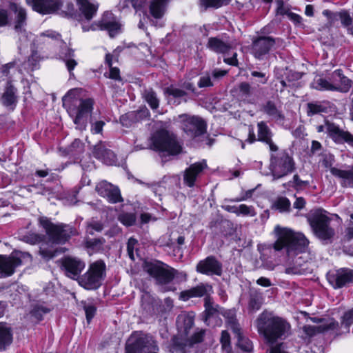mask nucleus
<instances>
[{"mask_svg":"<svg viewBox=\"0 0 353 353\" xmlns=\"http://www.w3.org/2000/svg\"><path fill=\"white\" fill-rule=\"evenodd\" d=\"M259 333L269 343L285 340L292 334L290 323L285 319L263 312L256 319Z\"/></svg>","mask_w":353,"mask_h":353,"instance_id":"1","label":"nucleus"},{"mask_svg":"<svg viewBox=\"0 0 353 353\" xmlns=\"http://www.w3.org/2000/svg\"><path fill=\"white\" fill-rule=\"evenodd\" d=\"M326 211L317 209L311 212L308 221L315 236L323 241H330L334 236V230L330 227L331 219Z\"/></svg>","mask_w":353,"mask_h":353,"instance_id":"6","label":"nucleus"},{"mask_svg":"<svg viewBox=\"0 0 353 353\" xmlns=\"http://www.w3.org/2000/svg\"><path fill=\"white\" fill-rule=\"evenodd\" d=\"M339 326V323L334 319H330L320 325L314 326L306 325L303 327L304 333L308 336H313L318 333L324 332L329 330H335Z\"/></svg>","mask_w":353,"mask_h":353,"instance_id":"27","label":"nucleus"},{"mask_svg":"<svg viewBox=\"0 0 353 353\" xmlns=\"http://www.w3.org/2000/svg\"><path fill=\"white\" fill-rule=\"evenodd\" d=\"M327 279L334 289L341 288L353 283V270L341 268L330 272L327 274Z\"/></svg>","mask_w":353,"mask_h":353,"instance_id":"16","label":"nucleus"},{"mask_svg":"<svg viewBox=\"0 0 353 353\" xmlns=\"http://www.w3.org/2000/svg\"><path fill=\"white\" fill-rule=\"evenodd\" d=\"M12 342L11 328L6 323L0 322V350H4Z\"/></svg>","mask_w":353,"mask_h":353,"instance_id":"36","label":"nucleus"},{"mask_svg":"<svg viewBox=\"0 0 353 353\" xmlns=\"http://www.w3.org/2000/svg\"><path fill=\"white\" fill-rule=\"evenodd\" d=\"M330 79L332 80L333 85L336 87H344L345 90H336L340 92H347L352 87V81L344 76L341 70L338 69L334 70L330 74Z\"/></svg>","mask_w":353,"mask_h":353,"instance_id":"30","label":"nucleus"},{"mask_svg":"<svg viewBox=\"0 0 353 353\" xmlns=\"http://www.w3.org/2000/svg\"><path fill=\"white\" fill-rule=\"evenodd\" d=\"M204 318L203 320L208 325L216 326L220 325L221 320L219 318V305L214 304L210 296H206L204 299Z\"/></svg>","mask_w":353,"mask_h":353,"instance_id":"22","label":"nucleus"},{"mask_svg":"<svg viewBox=\"0 0 353 353\" xmlns=\"http://www.w3.org/2000/svg\"><path fill=\"white\" fill-rule=\"evenodd\" d=\"M143 270L153 277L159 284L170 283L174 278L173 273L165 268V264L160 261H146L143 264Z\"/></svg>","mask_w":353,"mask_h":353,"instance_id":"13","label":"nucleus"},{"mask_svg":"<svg viewBox=\"0 0 353 353\" xmlns=\"http://www.w3.org/2000/svg\"><path fill=\"white\" fill-rule=\"evenodd\" d=\"M240 214L254 216L256 213L253 206L241 204L238 206V216Z\"/></svg>","mask_w":353,"mask_h":353,"instance_id":"53","label":"nucleus"},{"mask_svg":"<svg viewBox=\"0 0 353 353\" xmlns=\"http://www.w3.org/2000/svg\"><path fill=\"white\" fill-rule=\"evenodd\" d=\"M49 310L42 306H35L32 311L30 314L37 321H41L43 318V315L48 313Z\"/></svg>","mask_w":353,"mask_h":353,"instance_id":"55","label":"nucleus"},{"mask_svg":"<svg viewBox=\"0 0 353 353\" xmlns=\"http://www.w3.org/2000/svg\"><path fill=\"white\" fill-rule=\"evenodd\" d=\"M138 241L133 238H130L127 243V252L129 257L132 260H134V250H135V247L137 245Z\"/></svg>","mask_w":353,"mask_h":353,"instance_id":"63","label":"nucleus"},{"mask_svg":"<svg viewBox=\"0 0 353 353\" xmlns=\"http://www.w3.org/2000/svg\"><path fill=\"white\" fill-rule=\"evenodd\" d=\"M329 105L327 101H313L307 103L306 113L308 117L321 114L328 112Z\"/></svg>","mask_w":353,"mask_h":353,"instance_id":"35","label":"nucleus"},{"mask_svg":"<svg viewBox=\"0 0 353 353\" xmlns=\"http://www.w3.org/2000/svg\"><path fill=\"white\" fill-rule=\"evenodd\" d=\"M40 38L44 41H46L45 38L54 39L63 44L61 50L59 52V57L60 59L65 62L68 72L72 74V70L77 65V61L74 59L75 56L74 50L68 48L66 45L62 42L61 35L54 31L47 30L40 34Z\"/></svg>","mask_w":353,"mask_h":353,"instance_id":"12","label":"nucleus"},{"mask_svg":"<svg viewBox=\"0 0 353 353\" xmlns=\"http://www.w3.org/2000/svg\"><path fill=\"white\" fill-rule=\"evenodd\" d=\"M283 74L288 81H294L301 78V74L295 71L288 70L287 68L285 69L278 68L275 70V77L276 79H280Z\"/></svg>","mask_w":353,"mask_h":353,"instance_id":"43","label":"nucleus"},{"mask_svg":"<svg viewBox=\"0 0 353 353\" xmlns=\"http://www.w3.org/2000/svg\"><path fill=\"white\" fill-rule=\"evenodd\" d=\"M207 47L215 52L225 54L233 48V43L217 37H211L208 39Z\"/></svg>","mask_w":353,"mask_h":353,"instance_id":"31","label":"nucleus"},{"mask_svg":"<svg viewBox=\"0 0 353 353\" xmlns=\"http://www.w3.org/2000/svg\"><path fill=\"white\" fill-rule=\"evenodd\" d=\"M181 321H183L184 323L183 334L185 336H187L189 334L190 329H191L194 325V321L191 317L189 316L179 317L177 321L179 323Z\"/></svg>","mask_w":353,"mask_h":353,"instance_id":"59","label":"nucleus"},{"mask_svg":"<svg viewBox=\"0 0 353 353\" xmlns=\"http://www.w3.org/2000/svg\"><path fill=\"white\" fill-rule=\"evenodd\" d=\"M119 220L125 225L131 226L136 221V216L132 213H123L119 215Z\"/></svg>","mask_w":353,"mask_h":353,"instance_id":"54","label":"nucleus"},{"mask_svg":"<svg viewBox=\"0 0 353 353\" xmlns=\"http://www.w3.org/2000/svg\"><path fill=\"white\" fill-rule=\"evenodd\" d=\"M274 234L276 239L273 244L274 249L276 251L285 249L289 258L304 253L307 250L309 241L302 233L277 225L274 229Z\"/></svg>","mask_w":353,"mask_h":353,"instance_id":"2","label":"nucleus"},{"mask_svg":"<svg viewBox=\"0 0 353 353\" xmlns=\"http://www.w3.org/2000/svg\"><path fill=\"white\" fill-rule=\"evenodd\" d=\"M339 19L341 21V23L343 27L348 28L351 27L353 19L350 16L349 12L346 10H341L339 12Z\"/></svg>","mask_w":353,"mask_h":353,"instance_id":"48","label":"nucleus"},{"mask_svg":"<svg viewBox=\"0 0 353 353\" xmlns=\"http://www.w3.org/2000/svg\"><path fill=\"white\" fill-rule=\"evenodd\" d=\"M26 2L34 10L43 14L54 13L61 7L59 0H26Z\"/></svg>","mask_w":353,"mask_h":353,"instance_id":"23","label":"nucleus"},{"mask_svg":"<svg viewBox=\"0 0 353 353\" xmlns=\"http://www.w3.org/2000/svg\"><path fill=\"white\" fill-rule=\"evenodd\" d=\"M208 168L205 160L196 162L191 164L183 172V183L189 188H192L196 185V182L201 176L204 170Z\"/></svg>","mask_w":353,"mask_h":353,"instance_id":"20","label":"nucleus"},{"mask_svg":"<svg viewBox=\"0 0 353 353\" xmlns=\"http://www.w3.org/2000/svg\"><path fill=\"white\" fill-rule=\"evenodd\" d=\"M168 1V0H152L150 6L151 14L155 18H161Z\"/></svg>","mask_w":353,"mask_h":353,"instance_id":"41","label":"nucleus"},{"mask_svg":"<svg viewBox=\"0 0 353 353\" xmlns=\"http://www.w3.org/2000/svg\"><path fill=\"white\" fill-rule=\"evenodd\" d=\"M272 133L264 122L258 123V141L266 143L271 152H277L278 146L273 142Z\"/></svg>","mask_w":353,"mask_h":353,"instance_id":"29","label":"nucleus"},{"mask_svg":"<svg viewBox=\"0 0 353 353\" xmlns=\"http://www.w3.org/2000/svg\"><path fill=\"white\" fill-rule=\"evenodd\" d=\"M286 185L296 190H301L304 188L308 187L310 185V181L307 180H301L298 174H294L292 180L288 181V183L284 184V185Z\"/></svg>","mask_w":353,"mask_h":353,"instance_id":"47","label":"nucleus"},{"mask_svg":"<svg viewBox=\"0 0 353 353\" xmlns=\"http://www.w3.org/2000/svg\"><path fill=\"white\" fill-rule=\"evenodd\" d=\"M95 190L102 197L106 198L111 203H117L123 201L119 189L105 180L99 182Z\"/></svg>","mask_w":353,"mask_h":353,"instance_id":"18","label":"nucleus"},{"mask_svg":"<svg viewBox=\"0 0 353 353\" xmlns=\"http://www.w3.org/2000/svg\"><path fill=\"white\" fill-rule=\"evenodd\" d=\"M39 60L40 57L37 52L32 50L31 55L28 57L27 61V64L31 70H34L37 68Z\"/></svg>","mask_w":353,"mask_h":353,"instance_id":"57","label":"nucleus"},{"mask_svg":"<svg viewBox=\"0 0 353 353\" xmlns=\"http://www.w3.org/2000/svg\"><path fill=\"white\" fill-rule=\"evenodd\" d=\"M205 330L200 329L195 332L190 339H183V335L174 336L172 339V352H181L185 353L187 348L191 347L194 344L201 342L205 334Z\"/></svg>","mask_w":353,"mask_h":353,"instance_id":"15","label":"nucleus"},{"mask_svg":"<svg viewBox=\"0 0 353 353\" xmlns=\"http://www.w3.org/2000/svg\"><path fill=\"white\" fill-rule=\"evenodd\" d=\"M230 0H201V5L205 9L208 8H219L230 3Z\"/></svg>","mask_w":353,"mask_h":353,"instance_id":"49","label":"nucleus"},{"mask_svg":"<svg viewBox=\"0 0 353 353\" xmlns=\"http://www.w3.org/2000/svg\"><path fill=\"white\" fill-rule=\"evenodd\" d=\"M79 8L88 20L93 18L98 9V5L90 3L88 0H77Z\"/></svg>","mask_w":353,"mask_h":353,"instance_id":"37","label":"nucleus"},{"mask_svg":"<svg viewBox=\"0 0 353 353\" xmlns=\"http://www.w3.org/2000/svg\"><path fill=\"white\" fill-rule=\"evenodd\" d=\"M142 97L151 109L157 110L159 106V99L152 88H145L142 92Z\"/></svg>","mask_w":353,"mask_h":353,"instance_id":"40","label":"nucleus"},{"mask_svg":"<svg viewBox=\"0 0 353 353\" xmlns=\"http://www.w3.org/2000/svg\"><path fill=\"white\" fill-rule=\"evenodd\" d=\"M311 87L315 90L320 91H335L345 90L344 87H336L334 85H333L332 80H331L330 78L329 79V80H327L321 77L315 78L314 79L313 82L311 83Z\"/></svg>","mask_w":353,"mask_h":353,"instance_id":"33","label":"nucleus"},{"mask_svg":"<svg viewBox=\"0 0 353 353\" xmlns=\"http://www.w3.org/2000/svg\"><path fill=\"white\" fill-rule=\"evenodd\" d=\"M39 221L53 243L64 244L71 236L77 234L76 229L70 225L63 223L54 224L46 216L40 217Z\"/></svg>","mask_w":353,"mask_h":353,"instance_id":"5","label":"nucleus"},{"mask_svg":"<svg viewBox=\"0 0 353 353\" xmlns=\"http://www.w3.org/2000/svg\"><path fill=\"white\" fill-rule=\"evenodd\" d=\"M108 150V149L105 148V145L102 143H100L94 145L92 152L93 155L96 158L101 159Z\"/></svg>","mask_w":353,"mask_h":353,"instance_id":"60","label":"nucleus"},{"mask_svg":"<svg viewBox=\"0 0 353 353\" xmlns=\"http://www.w3.org/2000/svg\"><path fill=\"white\" fill-rule=\"evenodd\" d=\"M276 207L281 212L288 211L290 208V202L287 198H280L276 202Z\"/></svg>","mask_w":353,"mask_h":353,"instance_id":"64","label":"nucleus"},{"mask_svg":"<svg viewBox=\"0 0 353 353\" xmlns=\"http://www.w3.org/2000/svg\"><path fill=\"white\" fill-rule=\"evenodd\" d=\"M353 324V309L344 312L341 319V325L334 330L337 335L350 332V327Z\"/></svg>","mask_w":353,"mask_h":353,"instance_id":"34","label":"nucleus"},{"mask_svg":"<svg viewBox=\"0 0 353 353\" xmlns=\"http://www.w3.org/2000/svg\"><path fill=\"white\" fill-rule=\"evenodd\" d=\"M28 254L19 251H14L10 256L0 255V278L11 276L14 269L21 265L22 259Z\"/></svg>","mask_w":353,"mask_h":353,"instance_id":"14","label":"nucleus"},{"mask_svg":"<svg viewBox=\"0 0 353 353\" xmlns=\"http://www.w3.org/2000/svg\"><path fill=\"white\" fill-rule=\"evenodd\" d=\"M105 264L103 261H97L90 265L88 270L79 277V284L86 290L99 288L105 275Z\"/></svg>","mask_w":353,"mask_h":353,"instance_id":"8","label":"nucleus"},{"mask_svg":"<svg viewBox=\"0 0 353 353\" xmlns=\"http://www.w3.org/2000/svg\"><path fill=\"white\" fill-rule=\"evenodd\" d=\"M223 315L225 318L228 328L231 329L233 333L241 330V328L236 319L234 310H226L223 313Z\"/></svg>","mask_w":353,"mask_h":353,"instance_id":"42","label":"nucleus"},{"mask_svg":"<svg viewBox=\"0 0 353 353\" xmlns=\"http://www.w3.org/2000/svg\"><path fill=\"white\" fill-rule=\"evenodd\" d=\"M63 104L67 108L69 115L73 119L76 128L85 130L88 119L93 110L92 99H79L77 90H70L63 97Z\"/></svg>","mask_w":353,"mask_h":353,"instance_id":"3","label":"nucleus"},{"mask_svg":"<svg viewBox=\"0 0 353 353\" xmlns=\"http://www.w3.org/2000/svg\"><path fill=\"white\" fill-rule=\"evenodd\" d=\"M17 88L12 84L10 81H8L1 98L2 103L5 106L16 105L17 102Z\"/></svg>","mask_w":353,"mask_h":353,"instance_id":"32","label":"nucleus"},{"mask_svg":"<svg viewBox=\"0 0 353 353\" xmlns=\"http://www.w3.org/2000/svg\"><path fill=\"white\" fill-rule=\"evenodd\" d=\"M21 240L26 243L34 245L41 242L42 236L36 233H28L22 236Z\"/></svg>","mask_w":353,"mask_h":353,"instance_id":"52","label":"nucleus"},{"mask_svg":"<svg viewBox=\"0 0 353 353\" xmlns=\"http://www.w3.org/2000/svg\"><path fill=\"white\" fill-rule=\"evenodd\" d=\"M10 10L14 14V30L18 33L19 39L22 43L28 41L29 33L26 30L27 25V12L21 5L11 2Z\"/></svg>","mask_w":353,"mask_h":353,"instance_id":"11","label":"nucleus"},{"mask_svg":"<svg viewBox=\"0 0 353 353\" xmlns=\"http://www.w3.org/2000/svg\"><path fill=\"white\" fill-rule=\"evenodd\" d=\"M235 337L237 339V345L244 352H250L252 349V342L245 336L243 335L241 330L239 332H234Z\"/></svg>","mask_w":353,"mask_h":353,"instance_id":"44","label":"nucleus"},{"mask_svg":"<svg viewBox=\"0 0 353 353\" xmlns=\"http://www.w3.org/2000/svg\"><path fill=\"white\" fill-rule=\"evenodd\" d=\"M135 115H138L139 117H147L150 115V112L147 108L141 110L139 112H138L137 113L130 112V113L127 114L126 115H123L121 117L120 120H121V123L123 125L127 126L128 124L126 122V119H132L135 117Z\"/></svg>","mask_w":353,"mask_h":353,"instance_id":"51","label":"nucleus"},{"mask_svg":"<svg viewBox=\"0 0 353 353\" xmlns=\"http://www.w3.org/2000/svg\"><path fill=\"white\" fill-rule=\"evenodd\" d=\"M62 267L67 276L78 281L85 268V263L77 258L65 257L62 260Z\"/></svg>","mask_w":353,"mask_h":353,"instance_id":"24","label":"nucleus"},{"mask_svg":"<svg viewBox=\"0 0 353 353\" xmlns=\"http://www.w3.org/2000/svg\"><path fill=\"white\" fill-rule=\"evenodd\" d=\"M261 110L270 117L279 120L284 118L282 112L278 108L276 103L270 100L267 101L261 108Z\"/></svg>","mask_w":353,"mask_h":353,"instance_id":"38","label":"nucleus"},{"mask_svg":"<svg viewBox=\"0 0 353 353\" xmlns=\"http://www.w3.org/2000/svg\"><path fill=\"white\" fill-rule=\"evenodd\" d=\"M330 172L340 180L342 187L353 188V165L349 170H341L332 167L330 168Z\"/></svg>","mask_w":353,"mask_h":353,"instance_id":"28","label":"nucleus"},{"mask_svg":"<svg viewBox=\"0 0 353 353\" xmlns=\"http://www.w3.org/2000/svg\"><path fill=\"white\" fill-rule=\"evenodd\" d=\"M239 97L248 103L253 104L256 98L253 96V88L247 82H242L239 85Z\"/></svg>","mask_w":353,"mask_h":353,"instance_id":"39","label":"nucleus"},{"mask_svg":"<svg viewBox=\"0 0 353 353\" xmlns=\"http://www.w3.org/2000/svg\"><path fill=\"white\" fill-rule=\"evenodd\" d=\"M212 292V287L211 285L208 283H200L195 287L181 292L179 299L183 301H186L191 298L210 296L209 294Z\"/></svg>","mask_w":353,"mask_h":353,"instance_id":"25","label":"nucleus"},{"mask_svg":"<svg viewBox=\"0 0 353 353\" xmlns=\"http://www.w3.org/2000/svg\"><path fill=\"white\" fill-rule=\"evenodd\" d=\"M105 240L103 239H90L85 241V246L88 249L93 252L101 250L103 247Z\"/></svg>","mask_w":353,"mask_h":353,"instance_id":"50","label":"nucleus"},{"mask_svg":"<svg viewBox=\"0 0 353 353\" xmlns=\"http://www.w3.org/2000/svg\"><path fill=\"white\" fill-rule=\"evenodd\" d=\"M101 160L107 165H113L117 161V157L112 151L108 150Z\"/></svg>","mask_w":353,"mask_h":353,"instance_id":"62","label":"nucleus"},{"mask_svg":"<svg viewBox=\"0 0 353 353\" xmlns=\"http://www.w3.org/2000/svg\"><path fill=\"white\" fill-rule=\"evenodd\" d=\"M179 118L182 129L188 137L195 138L205 133L206 123L201 117L184 114L179 115Z\"/></svg>","mask_w":353,"mask_h":353,"instance_id":"10","label":"nucleus"},{"mask_svg":"<svg viewBox=\"0 0 353 353\" xmlns=\"http://www.w3.org/2000/svg\"><path fill=\"white\" fill-rule=\"evenodd\" d=\"M98 26L101 30H107L111 37H114L120 28V25L116 21L113 14L108 12L104 13L98 23Z\"/></svg>","mask_w":353,"mask_h":353,"instance_id":"26","label":"nucleus"},{"mask_svg":"<svg viewBox=\"0 0 353 353\" xmlns=\"http://www.w3.org/2000/svg\"><path fill=\"white\" fill-rule=\"evenodd\" d=\"M39 253L45 259L49 260L56 255V251L52 248L48 249L44 243L40 246Z\"/></svg>","mask_w":353,"mask_h":353,"instance_id":"58","label":"nucleus"},{"mask_svg":"<svg viewBox=\"0 0 353 353\" xmlns=\"http://www.w3.org/2000/svg\"><path fill=\"white\" fill-rule=\"evenodd\" d=\"M280 41L281 39L271 37H259L252 43V52L256 59H261L276 43Z\"/></svg>","mask_w":353,"mask_h":353,"instance_id":"19","label":"nucleus"},{"mask_svg":"<svg viewBox=\"0 0 353 353\" xmlns=\"http://www.w3.org/2000/svg\"><path fill=\"white\" fill-rule=\"evenodd\" d=\"M196 270L208 276H221L223 273V265L214 256H209L197 263Z\"/></svg>","mask_w":353,"mask_h":353,"instance_id":"17","label":"nucleus"},{"mask_svg":"<svg viewBox=\"0 0 353 353\" xmlns=\"http://www.w3.org/2000/svg\"><path fill=\"white\" fill-rule=\"evenodd\" d=\"M84 152V145L79 139H75L68 148V154L74 157Z\"/></svg>","mask_w":353,"mask_h":353,"instance_id":"46","label":"nucleus"},{"mask_svg":"<svg viewBox=\"0 0 353 353\" xmlns=\"http://www.w3.org/2000/svg\"><path fill=\"white\" fill-rule=\"evenodd\" d=\"M322 14L327 18V26L329 27L332 26L334 23L339 19V12H334L330 10H324Z\"/></svg>","mask_w":353,"mask_h":353,"instance_id":"56","label":"nucleus"},{"mask_svg":"<svg viewBox=\"0 0 353 353\" xmlns=\"http://www.w3.org/2000/svg\"><path fill=\"white\" fill-rule=\"evenodd\" d=\"M326 132L336 143H347L353 147V135L347 131H344L334 123L325 122Z\"/></svg>","mask_w":353,"mask_h":353,"instance_id":"21","label":"nucleus"},{"mask_svg":"<svg viewBox=\"0 0 353 353\" xmlns=\"http://www.w3.org/2000/svg\"><path fill=\"white\" fill-rule=\"evenodd\" d=\"M295 163L293 158L285 150L272 152L270 170L274 180L283 178L293 172Z\"/></svg>","mask_w":353,"mask_h":353,"instance_id":"7","label":"nucleus"},{"mask_svg":"<svg viewBox=\"0 0 353 353\" xmlns=\"http://www.w3.org/2000/svg\"><path fill=\"white\" fill-rule=\"evenodd\" d=\"M152 148L165 155H176L182 150V146L176 137L168 130L161 129L151 137Z\"/></svg>","mask_w":353,"mask_h":353,"instance_id":"4","label":"nucleus"},{"mask_svg":"<svg viewBox=\"0 0 353 353\" xmlns=\"http://www.w3.org/2000/svg\"><path fill=\"white\" fill-rule=\"evenodd\" d=\"M221 343L222 344L223 348H224L226 352H229L230 350V336L227 331L222 332Z\"/></svg>","mask_w":353,"mask_h":353,"instance_id":"61","label":"nucleus"},{"mask_svg":"<svg viewBox=\"0 0 353 353\" xmlns=\"http://www.w3.org/2000/svg\"><path fill=\"white\" fill-rule=\"evenodd\" d=\"M152 349L157 350L156 343L142 333L132 334L125 344V353H146Z\"/></svg>","mask_w":353,"mask_h":353,"instance_id":"9","label":"nucleus"},{"mask_svg":"<svg viewBox=\"0 0 353 353\" xmlns=\"http://www.w3.org/2000/svg\"><path fill=\"white\" fill-rule=\"evenodd\" d=\"M165 92L169 97H172L174 99L178 100V104L181 103L180 99H183L187 94L185 91L180 88H176L174 85H170L166 88Z\"/></svg>","mask_w":353,"mask_h":353,"instance_id":"45","label":"nucleus"}]
</instances>
